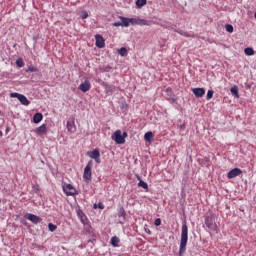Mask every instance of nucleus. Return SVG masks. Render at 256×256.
I'll return each instance as SVG.
<instances>
[{"mask_svg": "<svg viewBox=\"0 0 256 256\" xmlns=\"http://www.w3.org/2000/svg\"><path fill=\"white\" fill-rule=\"evenodd\" d=\"M189 241V227H187V222H183L182 230H181V239H180V248L178 255H185V251H187V242Z\"/></svg>", "mask_w": 256, "mask_h": 256, "instance_id": "nucleus-1", "label": "nucleus"}, {"mask_svg": "<svg viewBox=\"0 0 256 256\" xmlns=\"http://www.w3.org/2000/svg\"><path fill=\"white\" fill-rule=\"evenodd\" d=\"M92 169H93V160H90L88 161V163L84 168L83 180L85 181V183H91V177L93 175Z\"/></svg>", "mask_w": 256, "mask_h": 256, "instance_id": "nucleus-2", "label": "nucleus"}, {"mask_svg": "<svg viewBox=\"0 0 256 256\" xmlns=\"http://www.w3.org/2000/svg\"><path fill=\"white\" fill-rule=\"evenodd\" d=\"M127 137V132H121V130H117L112 135V140L115 141L117 145H123L125 143V138Z\"/></svg>", "mask_w": 256, "mask_h": 256, "instance_id": "nucleus-3", "label": "nucleus"}, {"mask_svg": "<svg viewBox=\"0 0 256 256\" xmlns=\"http://www.w3.org/2000/svg\"><path fill=\"white\" fill-rule=\"evenodd\" d=\"M62 189L67 197H74V195H79L77 189H75V187H73L71 184L63 183Z\"/></svg>", "mask_w": 256, "mask_h": 256, "instance_id": "nucleus-4", "label": "nucleus"}, {"mask_svg": "<svg viewBox=\"0 0 256 256\" xmlns=\"http://www.w3.org/2000/svg\"><path fill=\"white\" fill-rule=\"evenodd\" d=\"M87 155L90 159H94L95 163H101V153L97 149L87 152Z\"/></svg>", "mask_w": 256, "mask_h": 256, "instance_id": "nucleus-5", "label": "nucleus"}, {"mask_svg": "<svg viewBox=\"0 0 256 256\" xmlns=\"http://www.w3.org/2000/svg\"><path fill=\"white\" fill-rule=\"evenodd\" d=\"M205 225L211 231H215V228L217 227V225L215 224V219L213 218V215H209L205 217Z\"/></svg>", "mask_w": 256, "mask_h": 256, "instance_id": "nucleus-6", "label": "nucleus"}, {"mask_svg": "<svg viewBox=\"0 0 256 256\" xmlns=\"http://www.w3.org/2000/svg\"><path fill=\"white\" fill-rule=\"evenodd\" d=\"M25 219H28V221H31V223H34V225H37L43 221V218L31 213H27L25 215Z\"/></svg>", "mask_w": 256, "mask_h": 256, "instance_id": "nucleus-7", "label": "nucleus"}, {"mask_svg": "<svg viewBox=\"0 0 256 256\" xmlns=\"http://www.w3.org/2000/svg\"><path fill=\"white\" fill-rule=\"evenodd\" d=\"M242 173L243 170L241 168H234L227 173V177L228 179H235V177H239Z\"/></svg>", "mask_w": 256, "mask_h": 256, "instance_id": "nucleus-8", "label": "nucleus"}, {"mask_svg": "<svg viewBox=\"0 0 256 256\" xmlns=\"http://www.w3.org/2000/svg\"><path fill=\"white\" fill-rule=\"evenodd\" d=\"M95 40H96V47H98V49H103V47H105V38H103V36H101L100 34H97L95 36Z\"/></svg>", "mask_w": 256, "mask_h": 256, "instance_id": "nucleus-9", "label": "nucleus"}, {"mask_svg": "<svg viewBox=\"0 0 256 256\" xmlns=\"http://www.w3.org/2000/svg\"><path fill=\"white\" fill-rule=\"evenodd\" d=\"M78 89H80L82 93H87V91L91 89V82H89V80H85L82 84L79 85Z\"/></svg>", "mask_w": 256, "mask_h": 256, "instance_id": "nucleus-10", "label": "nucleus"}, {"mask_svg": "<svg viewBox=\"0 0 256 256\" xmlns=\"http://www.w3.org/2000/svg\"><path fill=\"white\" fill-rule=\"evenodd\" d=\"M165 94H166V99L168 101H172L173 103H175L176 101L175 94L173 93V90L171 88H166Z\"/></svg>", "mask_w": 256, "mask_h": 256, "instance_id": "nucleus-11", "label": "nucleus"}, {"mask_svg": "<svg viewBox=\"0 0 256 256\" xmlns=\"http://www.w3.org/2000/svg\"><path fill=\"white\" fill-rule=\"evenodd\" d=\"M104 88L105 91L108 95H113V93H115V91H117V87L114 85H109L107 83H104Z\"/></svg>", "mask_w": 256, "mask_h": 256, "instance_id": "nucleus-12", "label": "nucleus"}, {"mask_svg": "<svg viewBox=\"0 0 256 256\" xmlns=\"http://www.w3.org/2000/svg\"><path fill=\"white\" fill-rule=\"evenodd\" d=\"M192 92L195 95V97L201 98L203 97V95H205V88H193Z\"/></svg>", "mask_w": 256, "mask_h": 256, "instance_id": "nucleus-13", "label": "nucleus"}, {"mask_svg": "<svg viewBox=\"0 0 256 256\" xmlns=\"http://www.w3.org/2000/svg\"><path fill=\"white\" fill-rule=\"evenodd\" d=\"M77 216L79 217L81 223L85 224V222L87 221V216L85 215V213L83 212V210H81L80 208H78L76 210Z\"/></svg>", "mask_w": 256, "mask_h": 256, "instance_id": "nucleus-14", "label": "nucleus"}, {"mask_svg": "<svg viewBox=\"0 0 256 256\" xmlns=\"http://www.w3.org/2000/svg\"><path fill=\"white\" fill-rule=\"evenodd\" d=\"M138 179V187H142V189H145L146 191H149V185L147 184V182L143 181L141 179V176L137 175L136 176Z\"/></svg>", "mask_w": 256, "mask_h": 256, "instance_id": "nucleus-15", "label": "nucleus"}, {"mask_svg": "<svg viewBox=\"0 0 256 256\" xmlns=\"http://www.w3.org/2000/svg\"><path fill=\"white\" fill-rule=\"evenodd\" d=\"M18 101H20L21 105H25V106H28L31 104L29 99H27V96L23 94H20V96L18 97Z\"/></svg>", "mask_w": 256, "mask_h": 256, "instance_id": "nucleus-16", "label": "nucleus"}, {"mask_svg": "<svg viewBox=\"0 0 256 256\" xmlns=\"http://www.w3.org/2000/svg\"><path fill=\"white\" fill-rule=\"evenodd\" d=\"M43 121V114L42 113H35L33 116V123L36 125Z\"/></svg>", "mask_w": 256, "mask_h": 256, "instance_id": "nucleus-17", "label": "nucleus"}, {"mask_svg": "<svg viewBox=\"0 0 256 256\" xmlns=\"http://www.w3.org/2000/svg\"><path fill=\"white\" fill-rule=\"evenodd\" d=\"M36 133H38V135H45V133H47V124H42L39 126L36 129Z\"/></svg>", "mask_w": 256, "mask_h": 256, "instance_id": "nucleus-18", "label": "nucleus"}, {"mask_svg": "<svg viewBox=\"0 0 256 256\" xmlns=\"http://www.w3.org/2000/svg\"><path fill=\"white\" fill-rule=\"evenodd\" d=\"M230 93L233 95V97H236V99H239V87L237 85H234L230 88Z\"/></svg>", "mask_w": 256, "mask_h": 256, "instance_id": "nucleus-19", "label": "nucleus"}, {"mask_svg": "<svg viewBox=\"0 0 256 256\" xmlns=\"http://www.w3.org/2000/svg\"><path fill=\"white\" fill-rule=\"evenodd\" d=\"M66 127L69 131V133H75L77 131V127L75 126V122H67Z\"/></svg>", "mask_w": 256, "mask_h": 256, "instance_id": "nucleus-20", "label": "nucleus"}, {"mask_svg": "<svg viewBox=\"0 0 256 256\" xmlns=\"http://www.w3.org/2000/svg\"><path fill=\"white\" fill-rule=\"evenodd\" d=\"M119 19H120V21L122 23V27H129V25H130L129 18L123 17V16H119Z\"/></svg>", "mask_w": 256, "mask_h": 256, "instance_id": "nucleus-21", "label": "nucleus"}, {"mask_svg": "<svg viewBox=\"0 0 256 256\" xmlns=\"http://www.w3.org/2000/svg\"><path fill=\"white\" fill-rule=\"evenodd\" d=\"M138 25L149 27L151 25V20L138 19Z\"/></svg>", "mask_w": 256, "mask_h": 256, "instance_id": "nucleus-22", "label": "nucleus"}, {"mask_svg": "<svg viewBox=\"0 0 256 256\" xmlns=\"http://www.w3.org/2000/svg\"><path fill=\"white\" fill-rule=\"evenodd\" d=\"M118 217H122L123 220L125 221V217H127V212H125V208H123V206H120L118 209Z\"/></svg>", "mask_w": 256, "mask_h": 256, "instance_id": "nucleus-23", "label": "nucleus"}, {"mask_svg": "<svg viewBox=\"0 0 256 256\" xmlns=\"http://www.w3.org/2000/svg\"><path fill=\"white\" fill-rule=\"evenodd\" d=\"M144 139L145 141H148V143H151V141H153V132H146L144 135Z\"/></svg>", "mask_w": 256, "mask_h": 256, "instance_id": "nucleus-24", "label": "nucleus"}, {"mask_svg": "<svg viewBox=\"0 0 256 256\" xmlns=\"http://www.w3.org/2000/svg\"><path fill=\"white\" fill-rule=\"evenodd\" d=\"M110 243L112 247H118L119 246V237L114 236L111 238Z\"/></svg>", "mask_w": 256, "mask_h": 256, "instance_id": "nucleus-25", "label": "nucleus"}, {"mask_svg": "<svg viewBox=\"0 0 256 256\" xmlns=\"http://www.w3.org/2000/svg\"><path fill=\"white\" fill-rule=\"evenodd\" d=\"M145 5H147V0H137L136 1V7H138V9L145 7Z\"/></svg>", "mask_w": 256, "mask_h": 256, "instance_id": "nucleus-26", "label": "nucleus"}, {"mask_svg": "<svg viewBox=\"0 0 256 256\" xmlns=\"http://www.w3.org/2000/svg\"><path fill=\"white\" fill-rule=\"evenodd\" d=\"M244 53L245 55H248L249 57H251V55H255V50H253V48L251 47H247L244 49Z\"/></svg>", "mask_w": 256, "mask_h": 256, "instance_id": "nucleus-27", "label": "nucleus"}, {"mask_svg": "<svg viewBox=\"0 0 256 256\" xmlns=\"http://www.w3.org/2000/svg\"><path fill=\"white\" fill-rule=\"evenodd\" d=\"M37 71H39V68H38V67H35V66H33V65H30V66L28 67V69L26 70L27 73H28V72H30V73H37Z\"/></svg>", "mask_w": 256, "mask_h": 256, "instance_id": "nucleus-28", "label": "nucleus"}, {"mask_svg": "<svg viewBox=\"0 0 256 256\" xmlns=\"http://www.w3.org/2000/svg\"><path fill=\"white\" fill-rule=\"evenodd\" d=\"M118 53H119V55H121V57H125V56L127 55V48L121 47V48L118 50Z\"/></svg>", "mask_w": 256, "mask_h": 256, "instance_id": "nucleus-29", "label": "nucleus"}, {"mask_svg": "<svg viewBox=\"0 0 256 256\" xmlns=\"http://www.w3.org/2000/svg\"><path fill=\"white\" fill-rule=\"evenodd\" d=\"M48 230L51 232V233H54V231H57V225L53 224V223H49L48 224Z\"/></svg>", "mask_w": 256, "mask_h": 256, "instance_id": "nucleus-30", "label": "nucleus"}, {"mask_svg": "<svg viewBox=\"0 0 256 256\" xmlns=\"http://www.w3.org/2000/svg\"><path fill=\"white\" fill-rule=\"evenodd\" d=\"M16 65H17V67H25V62H23L22 58H18L16 60Z\"/></svg>", "mask_w": 256, "mask_h": 256, "instance_id": "nucleus-31", "label": "nucleus"}, {"mask_svg": "<svg viewBox=\"0 0 256 256\" xmlns=\"http://www.w3.org/2000/svg\"><path fill=\"white\" fill-rule=\"evenodd\" d=\"M215 93V91L213 90H208L207 95H206V99L207 101H210V99H213V94Z\"/></svg>", "mask_w": 256, "mask_h": 256, "instance_id": "nucleus-32", "label": "nucleus"}, {"mask_svg": "<svg viewBox=\"0 0 256 256\" xmlns=\"http://www.w3.org/2000/svg\"><path fill=\"white\" fill-rule=\"evenodd\" d=\"M225 29H226L227 33H233V31H234L233 25H231V24H226Z\"/></svg>", "mask_w": 256, "mask_h": 256, "instance_id": "nucleus-33", "label": "nucleus"}, {"mask_svg": "<svg viewBox=\"0 0 256 256\" xmlns=\"http://www.w3.org/2000/svg\"><path fill=\"white\" fill-rule=\"evenodd\" d=\"M130 20V25H139V19L137 18H129Z\"/></svg>", "mask_w": 256, "mask_h": 256, "instance_id": "nucleus-34", "label": "nucleus"}, {"mask_svg": "<svg viewBox=\"0 0 256 256\" xmlns=\"http://www.w3.org/2000/svg\"><path fill=\"white\" fill-rule=\"evenodd\" d=\"M102 71H103L104 73H109V72L111 71V66H104V67L102 68Z\"/></svg>", "mask_w": 256, "mask_h": 256, "instance_id": "nucleus-35", "label": "nucleus"}, {"mask_svg": "<svg viewBox=\"0 0 256 256\" xmlns=\"http://www.w3.org/2000/svg\"><path fill=\"white\" fill-rule=\"evenodd\" d=\"M154 225H155L156 227L161 226V218H157V219H155V221H154Z\"/></svg>", "mask_w": 256, "mask_h": 256, "instance_id": "nucleus-36", "label": "nucleus"}, {"mask_svg": "<svg viewBox=\"0 0 256 256\" xmlns=\"http://www.w3.org/2000/svg\"><path fill=\"white\" fill-rule=\"evenodd\" d=\"M87 17H89V13H87V11H83L81 14V18L82 19H87Z\"/></svg>", "mask_w": 256, "mask_h": 256, "instance_id": "nucleus-37", "label": "nucleus"}, {"mask_svg": "<svg viewBox=\"0 0 256 256\" xmlns=\"http://www.w3.org/2000/svg\"><path fill=\"white\" fill-rule=\"evenodd\" d=\"M86 233H91V231H93V227L90 226V224L86 225Z\"/></svg>", "mask_w": 256, "mask_h": 256, "instance_id": "nucleus-38", "label": "nucleus"}, {"mask_svg": "<svg viewBox=\"0 0 256 256\" xmlns=\"http://www.w3.org/2000/svg\"><path fill=\"white\" fill-rule=\"evenodd\" d=\"M112 27H122V22H114L112 23Z\"/></svg>", "mask_w": 256, "mask_h": 256, "instance_id": "nucleus-39", "label": "nucleus"}, {"mask_svg": "<svg viewBox=\"0 0 256 256\" xmlns=\"http://www.w3.org/2000/svg\"><path fill=\"white\" fill-rule=\"evenodd\" d=\"M19 96H21V94L14 92L10 94V97H17L19 99Z\"/></svg>", "mask_w": 256, "mask_h": 256, "instance_id": "nucleus-40", "label": "nucleus"}, {"mask_svg": "<svg viewBox=\"0 0 256 256\" xmlns=\"http://www.w3.org/2000/svg\"><path fill=\"white\" fill-rule=\"evenodd\" d=\"M97 206H98V209H105V205L103 204V202H99Z\"/></svg>", "mask_w": 256, "mask_h": 256, "instance_id": "nucleus-41", "label": "nucleus"}, {"mask_svg": "<svg viewBox=\"0 0 256 256\" xmlns=\"http://www.w3.org/2000/svg\"><path fill=\"white\" fill-rule=\"evenodd\" d=\"M178 33H179L180 35H184V37H189V35L187 34V32L179 31Z\"/></svg>", "mask_w": 256, "mask_h": 256, "instance_id": "nucleus-42", "label": "nucleus"}, {"mask_svg": "<svg viewBox=\"0 0 256 256\" xmlns=\"http://www.w3.org/2000/svg\"><path fill=\"white\" fill-rule=\"evenodd\" d=\"M33 189H34L35 191H39V185L34 186Z\"/></svg>", "mask_w": 256, "mask_h": 256, "instance_id": "nucleus-43", "label": "nucleus"}, {"mask_svg": "<svg viewBox=\"0 0 256 256\" xmlns=\"http://www.w3.org/2000/svg\"><path fill=\"white\" fill-rule=\"evenodd\" d=\"M93 209H98L97 204H94V205H93Z\"/></svg>", "mask_w": 256, "mask_h": 256, "instance_id": "nucleus-44", "label": "nucleus"}, {"mask_svg": "<svg viewBox=\"0 0 256 256\" xmlns=\"http://www.w3.org/2000/svg\"><path fill=\"white\" fill-rule=\"evenodd\" d=\"M0 137H3V131H0Z\"/></svg>", "mask_w": 256, "mask_h": 256, "instance_id": "nucleus-45", "label": "nucleus"}, {"mask_svg": "<svg viewBox=\"0 0 256 256\" xmlns=\"http://www.w3.org/2000/svg\"><path fill=\"white\" fill-rule=\"evenodd\" d=\"M88 243H93V240H89Z\"/></svg>", "mask_w": 256, "mask_h": 256, "instance_id": "nucleus-46", "label": "nucleus"}]
</instances>
